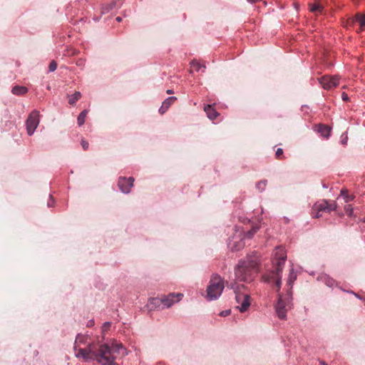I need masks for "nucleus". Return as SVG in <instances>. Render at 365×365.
Listing matches in <instances>:
<instances>
[{
    "label": "nucleus",
    "mask_w": 365,
    "mask_h": 365,
    "mask_svg": "<svg viewBox=\"0 0 365 365\" xmlns=\"http://www.w3.org/2000/svg\"><path fill=\"white\" fill-rule=\"evenodd\" d=\"M287 259L285 250L279 247L275 249L273 253L272 264L274 269L263 276L264 280L267 282H273L277 287L279 292L282 284V272L284 262Z\"/></svg>",
    "instance_id": "f03ea898"
},
{
    "label": "nucleus",
    "mask_w": 365,
    "mask_h": 365,
    "mask_svg": "<svg viewBox=\"0 0 365 365\" xmlns=\"http://www.w3.org/2000/svg\"><path fill=\"white\" fill-rule=\"evenodd\" d=\"M346 292H348V293H351V294H354L356 298H358V299H361V300L364 301V298L361 297L358 294L354 293V292H352V291H350V292H349V291H346Z\"/></svg>",
    "instance_id": "f704fd0d"
},
{
    "label": "nucleus",
    "mask_w": 365,
    "mask_h": 365,
    "mask_svg": "<svg viewBox=\"0 0 365 365\" xmlns=\"http://www.w3.org/2000/svg\"><path fill=\"white\" fill-rule=\"evenodd\" d=\"M230 314V310H225L220 312V316L225 317Z\"/></svg>",
    "instance_id": "e433bc0d"
},
{
    "label": "nucleus",
    "mask_w": 365,
    "mask_h": 365,
    "mask_svg": "<svg viewBox=\"0 0 365 365\" xmlns=\"http://www.w3.org/2000/svg\"><path fill=\"white\" fill-rule=\"evenodd\" d=\"M283 154V150L282 148H277L276 150L275 155L277 158H279Z\"/></svg>",
    "instance_id": "473e14b6"
},
{
    "label": "nucleus",
    "mask_w": 365,
    "mask_h": 365,
    "mask_svg": "<svg viewBox=\"0 0 365 365\" xmlns=\"http://www.w3.org/2000/svg\"><path fill=\"white\" fill-rule=\"evenodd\" d=\"M318 279L323 282L326 285H327L329 287H333L334 286L336 285V281L333 278L330 277L329 275L325 274L319 276Z\"/></svg>",
    "instance_id": "dca6fc26"
},
{
    "label": "nucleus",
    "mask_w": 365,
    "mask_h": 365,
    "mask_svg": "<svg viewBox=\"0 0 365 365\" xmlns=\"http://www.w3.org/2000/svg\"><path fill=\"white\" fill-rule=\"evenodd\" d=\"M249 2H251V3H255V2H258L260 0H247Z\"/></svg>",
    "instance_id": "58836bf2"
},
{
    "label": "nucleus",
    "mask_w": 365,
    "mask_h": 365,
    "mask_svg": "<svg viewBox=\"0 0 365 365\" xmlns=\"http://www.w3.org/2000/svg\"><path fill=\"white\" fill-rule=\"evenodd\" d=\"M344 210L349 216H352L354 213V208L351 205H346Z\"/></svg>",
    "instance_id": "c85d7f7f"
},
{
    "label": "nucleus",
    "mask_w": 365,
    "mask_h": 365,
    "mask_svg": "<svg viewBox=\"0 0 365 365\" xmlns=\"http://www.w3.org/2000/svg\"><path fill=\"white\" fill-rule=\"evenodd\" d=\"M127 354L122 344L113 341L101 345L98 351H95L93 359H96L101 365H118L115 359L119 356H123Z\"/></svg>",
    "instance_id": "f257e3e1"
},
{
    "label": "nucleus",
    "mask_w": 365,
    "mask_h": 365,
    "mask_svg": "<svg viewBox=\"0 0 365 365\" xmlns=\"http://www.w3.org/2000/svg\"><path fill=\"white\" fill-rule=\"evenodd\" d=\"M258 262L256 260L241 261L235 268V277L239 281H251L252 275L257 272Z\"/></svg>",
    "instance_id": "20e7f679"
},
{
    "label": "nucleus",
    "mask_w": 365,
    "mask_h": 365,
    "mask_svg": "<svg viewBox=\"0 0 365 365\" xmlns=\"http://www.w3.org/2000/svg\"><path fill=\"white\" fill-rule=\"evenodd\" d=\"M297 279V274L294 272V269H291L289 272V274L287 279V282L289 285H291Z\"/></svg>",
    "instance_id": "393cba45"
},
{
    "label": "nucleus",
    "mask_w": 365,
    "mask_h": 365,
    "mask_svg": "<svg viewBox=\"0 0 365 365\" xmlns=\"http://www.w3.org/2000/svg\"><path fill=\"white\" fill-rule=\"evenodd\" d=\"M11 92L14 95H24L28 92V88L25 86H16L12 88Z\"/></svg>",
    "instance_id": "6ab92c4d"
},
{
    "label": "nucleus",
    "mask_w": 365,
    "mask_h": 365,
    "mask_svg": "<svg viewBox=\"0 0 365 365\" xmlns=\"http://www.w3.org/2000/svg\"><path fill=\"white\" fill-rule=\"evenodd\" d=\"M244 238L245 236L242 237L241 234L235 235L230 239L228 247L233 251L242 250L245 247Z\"/></svg>",
    "instance_id": "9b49d317"
},
{
    "label": "nucleus",
    "mask_w": 365,
    "mask_h": 365,
    "mask_svg": "<svg viewBox=\"0 0 365 365\" xmlns=\"http://www.w3.org/2000/svg\"><path fill=\"white\" fill-rule=\"evenodd\" d=\"M355 19L361 27H365V14H357Z\"/></svg>",
    "instance_id": "a878e982"
},
{
    "label": "nucleus",
    "mask_w": 365,
    "mask_h": 365,
    "mask_svg": "<svg viewBox=\"0 0 365 365\" xmlns=\"http://www.w3.org/2000/svg\"><path fill=\"white\" fill-rule=\"evenodd\" d=\"M81 145L84 150H86L88 148V143L83 139L81 140Z\"/></svg>",
    "instance_id": "2f4dec72"
},
{
    "label": "nucleus",
    "mask_w": 365,
    "mask_h": 365,
    "mask_svg": "<svg viewBox=\"0 0 365 365\" xmlns=\"http://www.w3.org/2000/svg\"><path fill=\"white\" fill-rule=\"evenodd\" d=\"M326 206V212H330L331 211H334L336 209V203L335 202H330L329 201L327 200V205Z\"/></svg>",
    "instance_id": "b1692460"
},
{
    "label": "nucleus",
    "mask_w": 365,
    "mask_h": 365,
    "mask_svg": "<svg viewBox=\"0 0 365 365\" xmlns=\"http://www.w3.org/2000/svg\"><path fill=\"white\" fill-rule=\"evenodd\" d=\"M54 204V200L52 198L51 195H50V200L48 202V207H52Z\"/></svg>",
    "instance_id": "4c0bfd02"
},
{
    "label": "nucleus",
    "mask_w": 365,
    "mask_h": 365,
    "mask_svg": "<svg viewBox=\"0 0 365 365\" xmlns=\"http://www.w3.org/2000/svg\"><path fill=\"white\" fill-rule=\"evenodd\" d=\"M225 288L224 281L218 274H213L207 288V299L215 300L220 297Z\"/></svg>",
    "instance_id": "423d86ee"
},
{
    "label": "nucleus",
    "mask_w": 365,
    "mask_h": 365,
    "mask_svg": "<svg viewBox=\"0 0 365 365\" xmlns=\"http://www.w3.org/2000/svg\"><path fill=\"white\" fill-rule=\"evenodd\" d=\"M327 200H323L322 201L317 202L314 205L313 210L314 211H317V213L314 215V217L318 218L321 215H319V212H326V205Z\"/></svg>",
    "instance_id": "4468645a"
},
{
    "label": "nucleus",
    "mask_w": 365,
    "mask_h": 365,
    "mask_svg": "<svg viewBox=\"0 0 365 365\" xmlns=\"http://www.w3.org/2000/svg\"><path fill=\"white\" fill-rule=\"evenodd\" d=\"M363 302H364V305H365V298L364 299V301H363Z\"/></svg>",
    "instance_id": "37998d69"
},
{
    "label": "nucleus",
    "mask_w": 365,
    "mask_h": 365,
    "mask_svg": "<svg viewBox=\"0 0 365 365\" xmlns=\"http://www.w3.org/2000/svg\"><path fill=\"white\" fill-rule=\"evenodd\" d=\"M56 68H57L56 63L54 61H52L50 63L49 66H48L49 71L50 72H53L54 71H56Z\"/></svg>",
    "instance_id": "7c9ffc66"
},
{
    "label": "nucleus",
    "mask_w": 365,
    "mask_h": 365,
    "mask_svg": "<svg viewBox=\"0 0 365 365\" xmlns=\"http://www.w3.org/2000/svg\"><path fill=\"white\" fill-rule=\"evenodd\" d=\"M292 297L287 294L284 297L279 294L278 301L275 305V311L279 318L285 319L287 312L291 308Z\"/></svg>",
    "instance_id": "0eeeda50"
},
{
    "label": "nucleus",
    "mask_w": 365,
    "mask_h": 365,
    "mask_svg": "<svg viewBox=\"0 0 365 365\" xmlns=\"http://www.w3.org/2000/svg\"><path fill=\"white\" fill-rule=\"evenodd\" d=\"M81 97V93L79 91H76L73 94L68 96L69 104L73 106Z\"/></svg>",
    "instance_id": "412c9836"
},
{
    "label": "nucleus",
    "mask_w": 365,
    "mask_h": 365,
    "mask_svg": "<svg viewBox=\"0 0 365 365\" xmlns=\"http://www.w3.org/2000/svg\"><path fill=\"white\" fill-rule=\"evenodd\" d=\"M260 225L259 224H255L252 225V229L249 231H247L245 235V237H247L248 239H251L253 237V236L257 232V231L259 230Z\"/></svg>",
    "instance_id": "aec40b11"
},
{
    "label": "nucleus",
    "mask_w": 365,
    "mask_h": 365,
    "mask_svg": "<svg viewBox=\"0 0 365 365\" xmlns=\"http://www.w3.org/2000/svg\"><path fill=\"white\" fill-rule=\"evenodd\" d=\"M177 100L176 97L172 96L167 98L162 103L161 107L159 108L160 114H163L170 108V106Z\"/></svg>",
    "instance_id": "ddd939ff"
},
{
    "label": "nucleus",
    "mask_w": 365,
    "mask_h": 365,
    "mask_svg": "<svg viewBox=\"0 0 365 365\" xmlns=\"http://www.w3.org/2000/svg\"><path fill=\"white\" fill-rule=\"evenodd\" d=\"M39 116V112L36 110H33L29 115L26 121V130L29 135H32L38 127L40 121Z\"/></svg>",
    "instance_id": "1a4fd4ad"
},
{
    "label": "nucleus",
    "mask_w": 365,
    "mask_h": 365,
    "mask_svg": "<svg viewBox=\"0 0 365 365\" xmlns=\"http://www.w3.org/2000/svg\"><path fill=\"white\" fill-rule=\"evenodd\" d=\"M230 287L234 290L235 294V300L237 304V308L240 312H245L250 306V297L248 293L245 292V286L232 283Z\"/></svg>",
    "instance_id": "39448f33"
},
{
    "label": "nucleus",
    "mask_w": 365,
    "mask_h": 365,
    "mask_svg": "<svg viewBox=\"0 0 365 365\" xmlns=\"http://www.w3.org/2000/svg\"><path fill=\"white\" fill-rule=\"evenodd\" d=\"M320 365H327V364L324 361H321Z\"/></svg>",
    "instance_id": "79ce46f5"
},
{
    "label": "nucleus",
    "mask_w": 365,
    "mask_h": 365,
    "mask_svg": "<svg viewBox=\"0 0 365 365\" xmlns=\"http://www.w3.org/2000/svg\"><path fill=\"white\" fill-rule=\"evenodd\" d=\"M204 110L210 120H215L219 116V113L211 105L205 106Z\"/></svg>",
    "instance_id": "2eb2a0df"
},
{
    "label": "nucleus",
    "mask_w": 365,
    "mask_h": 365,
    "mask_svg": "<svg viewBox=\"0 0 365 365\" xmlns=\"http://www.w3.org/2000/svg\"><path fill=\"white\" fill-rule=\"evenodd\" d=\"M319 81L324 89L329 90L332 88L336 87L339 84V76H324L319 78Z\"/></svg>",
    "instance_id": "9d476101"
},
{
    "label": "nucleus",
    "mask_w": 365,
    "mask_h": 365,
    "mask_svg": "<svg viewBox=\"0 0 365 365\" xmlns=\"http://www.w3.org/2000/svg\"><path fill=\"white\" fill-rule=\"evenodd\" d=\"M321 10H322V6L319 4L315 3V4L310 5V11L312 12H315V11H321Z\"/></svg>",
    "instance_id": "cd10ccee"
},
{
    "label": "nucleus",
    "mask_w": 365,
    "mask_h": 365,
    "mask_svg": "<svg viewBox=\"0 0 365 365\" xmlns=\"http://www.w3.org/2000/svg\"><path fill=\"white\" fill-rule=\"evenodd\" d=\"M340 196L343 197L344 201L346 202H349L354 200V197L352 195H349L348 194V190L346 189H342L340 192Z\"/></svg>",
    "instance_id": "5701e85b"
},
{
    "label": "nucleus",
    "mask_w": 365,
    "mask_h": 365,
    "mask_svg": "<svg viewBox=\"0 0 365 365\" xmlns=\"http://www.w3.org/2000/svg\"><path fill=\"white\" fill-rule=\"evenodd\" d=\"M73 349L76 357L82 358L85 361L93 359L95 348L93 344L91 342L88 336L78 334L75 340Z\"/></svg>",
    "instance_id": "7ed1b4c3"
},
{
    "label": "nucleus",
    "mask_w": 365,
    "mask_h": 365,
    "mask_svg": "<svg viewBox=\"0 0 365 365\" xmlns=\"http://www.w3.org/2000/svg\"><path fill=\"white\" fill-rule=\"evenodd\" d=\"M133 178H120L118 180V187L123 193H129L130 188L133 185Z\"/></svg>",
    "instance_id": "f8f14e48"
},
{
    "label": "nucleus",
    "mask_w": 365,
    "mask_h": 365,
    "mask_svg": "<svg viewBox=\"0 0 365 365\" xmlns=\"http://www.w3.org/2000/svg\"><path fill=\"white\" fill-rule=\"evenodd\" d=\"M317 131L323 137L328 138L330 135L331 129L327 125L319 124L317 125Z\"/></svg>",
    "instance_id": "f3484780"
},
{
    "label": "nucleus",
    "mask_w": 365,
    "mask_h": 365,
    "mask_svg": "<svg viewBox=\"0 0 365 365\" xmlns=\"http://www.w3.org/2000/svg\"><path fill=\"white\" fill-rule=\"evenodd\" d=\"M348 140V135L346 133H343L341 135V143L344 145H346Z\"/></svg>",
    "instance_id": "c756f323"
},
{
    "label": "nucleus",
    "mask_w": 365,
    "mask_h": 365,
    "mask_svg": "<svg viewBox=\"0 0 365 365\" xmlns=\"http://www.w3.org/2000/svg\"><path fill=\"white\" fill-rule=\"evenodd\" d=\"M341 98H342V100L344 101H349V96L346 93H342L341 94Z\"/></svg>",
    "instance_id": "c9c22d12"
},
{
    "label": "nucleus",
    "mask_w": 365,
    "mask_h": 365,
    "mask_svg": "<svg viewBox=\"0 0 365 365\" xmlns=\"http://www.w3.org/2000/svg\"><path fill=\"white\" fill-rule=\"evenodd\" d=\"M87 114L88 111L86 110H84L78 116L77 123L79 126H81L84 124Z\"/></svg>",
    "instance_id": "4be33fe9"
},
{
    "label": "nucleus",
    "mask_w": 365,
    "mask_h": 365,
    "mask_svg": "<svg viewBox=\"0 0 365 365\" xmlns=\"http://www.w3.org/2000/svg\"><path fill=\"white\" fill-rule=\"evenodd\" d=\"M110 327V322H105L103 324V327H102L103 331H106L108 329H109Z\"/></svg>",
    "instance_id": "72a5a7b5"
},
{
    "label": "nucleus",
    "mask_w": 365,
    "mask_h": 365,
    "mask_svg": "<svg viewBox=\"0 0 365 365\" xmlns=\"http://www.w3.org/2000/svg\"><path fill=\"white\" fill-rule=\"evenodd\" d=\"M266 185H267V181L262 180L257 183L256 187L259 191L262 192L263 190H264Z\"/></svg>",
    "instance_id": "bb28decb"
},
{
    "label": "nucleus",
    "mask_w": 365,
    "mask_h": 365,
    "mask_svg": "<svg viewBox=\"0 0 365 365\" xmlns=\"http://www.w3.org/2000/svg\"><path fill=\"white\" fill-rule=\"evenodd\" d=\"M182 294L180 293L174 294L171 293L167 296H165L162 298H155L153 299V302L155 304H158L161 302L163 304V308H169L175 303L180 302L182 297Z\"/></svg>",
    "instance_id": "6e6552de"
},
{
    "label": "nucleus",
    "mask_w": 365,
    "mask_h": 365,
    "mask_svg": "<svg viewBox=\"0 0 365 365\" xmlns=\"http://www.w3.org/2000/svg\"><path fill=\"white\" fill-rule=\"evenodd\" d=\"M116 21H118V22H120V21H122V18H121V17H120V16H118V17L116 18Z\"/></svg>",
    "instance_id": "a19ab883"
},
{
    "label": "nucleus",
    "mask_w": 365,
    "mask_h": 365,
    "mask_svg": "<svg viewBox=\"0 0 365 365\" xmlns=\"http://www.w3.org/2000/svg\"><path fill=\"white\" fill-rule=\"evenodd\" d=\"M191 69L192 71L199 72L202 71V72L205 71V66L203 64H201L199 61L194 60L190 63Z\"/></svg>",
    "instance_id": "a211bd4d"
},
{
    "label": "nucleus",
    "mask_w": 365,
    "mask_h": 365,
    "mask_svg": "<svg viewBox=\"0 0 365 365\" xmlns=\"http://www.w3.org/2000/svg\"><path fill=\"white\" fill-rule=\"evenodd\" d=\"M166 92H167V93H168V94H172V93H173V90H170V89L167 90V91H166Z\"/></svg>",
    "instance_id": "ea45409f"
}]
</instances>
